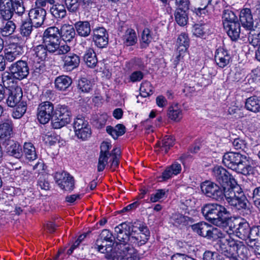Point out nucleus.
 I'll list each match as a JSON object with an SVG mask.
<instances>
[{
    "instance_id": "obj_20",
    "label": "nucleus",
    "mask_w": 260,
    "mask_h": 260,
    "mask_svg": "<svg viewBox=\"0 0 260 260\" xmlns=\"http://www.w3.org/2000/svg\"><path fill=\"white\" fill-rule=\"evenodd\" d=\"M214 59L216 65L220 68H224L232 61V58L228 51L222 48L216 50Z\"/></svg>"
},
{
    "instance_id": "obj_41",
    "label": "nucleus",
    "mask_w": 260,
    "mask_h": 260,
    "mask_svg": "<svg viewBox=\"0 0 260 260\" xmlns=\"http://www.w3.org/2000/svg\"><path fill=\"white\" fill-rule=\"evenodd\" d=\"M23 155L29 161H32L37 157L36 149L31 143H25L23 145Z\"/></svg>"
},
{
    "instance_id": "obj_36",
    "label": "nucleus",
    "mask_w": 260,
    "mask_h": 260,
    "mask_svg": "<svg viewBox=\"0 0 260 260\" xmlns=\"http://www.w3.org/2000/svg\"><path fill=\"white\" fill-rule=\"evenodd\" d=\"M188 11L184 8H177L174 13L175 19L178 24L185 26L187 24L188 17Z\"/></svg>"
},
{
    "instance_id": "obj_64",
    "label": "nucleus",
    "mask_w": 260,
    "mask_h": 260,
    "mask_svg": "<svg viewBox=\"0 0 260 260\" xmlns=\"http://www.w3.org/2000/svg\"><path fill=\"white\" fill-rule=\"evenodd\" d=\"M203 260H219L218 254L216 252L206 251L203 254Z\"/></svg>"
},
{
    "instance_id": "obj_31",
    "label": "nucleus",
    "mask_w": 260,
    "mask_h": 260,
    "mask_svg": "<svg viewBox=\"0 0 260 260\" xmlns=\"http://www.w3.org/2000/svg\"><path fill=\"white\" fill-rule=\"evenodd\" d=\"M235 230L236 236L243 240H246L250 236V229L248 222L244 221L238 224Z\"/></svg>"
},
{
    "instance_id": "obj_54",
    "label": "nucleus",
    "mask_w": 260,
    "mask_h": 260,
    "mask_svg": "<svg viewBox=\"0 0 260 260\" xmlns=\"http://www.w3.org/2000/svg\"><path fill=\"white\" fill-rule=\"evenodd\" d=\"M88 126H89L88 122L82 116L78 115L74 119L73 123V127L74 131L79 130L81 128H85Z\"/></svg>"
},
{
    "instance_id": "obj_11",
    "label": "nucleus",
    "mask_w": 260,
    "mask_h": 260,
    "mask_svg": "<svg viewBox=\"0 0 260 260\" xmlns=\"http://www.w3.org/2000/svg\"><path fill=\"white\" fill-rule=\"evenodd\" d=\"M56 183L61 189L71 191L75 187V181L73 177L67 172H56L54 175Z\"/></svg>"
},
{
    "instance_id": "obj_58",
    "label": "nucleus",
    "mask_w": 260,
    "mask_h": 260,
    "mask_svg": "<svg viewBox=\"0 0 260 260\" xmlns=\"http://www.w3.org/2000/svg\"><path fill=\"white\" fill-rule=\"evenodd\" d=\"M97 240H100V243L104 241L112 243L115 240V237L109 230H103L99 236V238Z\"/></svg>"
},
{
    "instance_id": "obj_50",
    "label": "nucleus",
    "mask_w": 260,
    "mask_h": 260,
    "mask_svg": "<svg viewBox=\"0 0 260 260\" xmlns=\"http://www.w3.org/2000/svg\"><path fill=\"white\" fill-rule=\"evenodd\" d=\"M17 80L16 77L14 76V74L10 72H5L2 75V81L3 83V86L5 87H10L13 85L15 80Z\"/></svg>"
},
{
    "instance_id": "obj_21",
    "label": "nucleus",
    "mask_w": 260,
    "mask_h": 260,
    "mask_svg": "<svg viewBox=\"0 0 260 260\" xmlns=\"http://www.w3.org/2000/svg\"><path fill=\"white\" fill-rule=\"evenodd\" d=\"M118 250L117 253L119 259H124L126 257L127 260L129 258L134 259L137 256V250L133 246L127 243H120L118 244Z\"/></svg>"
},
{
    "instance_id": "obj_5",
    "label": "nucleus",
    "mask_w": 260,
    "mask_h": 260,
    "mask_svg": "<svg viewBox=\"0 0 260 260\" xmlns=\"http://www.w3.org/2000/svg\"><path fill=\"white\" fill-rule=\"evenodd\" d=\"M22 0H0V15L5 20H10L15 12L19 16L25 15Z\"/></svg>"
},
{
    "instance_id": "obj_32",
    "label": "nucleus",
    "mask_w": 260,
    "mask_h": 260,
    "mask_svg": "<svg viewBox=\"0 0 260 260\" xmlns=\"http://www.w3.org/2000/svg\"><path fill=\"white\" fill-rule=\"evenodd\" d=\"M83 61L86 66L90 68H95L98 63L96 55L91 48H89L84 52L83 56Z\"/></svg>"
},
{
    "instance_id": "obj_37",
    "label": "nucleus",
    "mask_w": 260,
    "mask_h": 260,
    "mask_svg": "<svg viewBox=\"0 0 260 260\" xmlns=\"http://www.w3.org/2000/svg\"><path fill=\"white\" fill-rule=\"evenodd\" d=\"M247 110L256 113L260 111V96L253 95L248 98L245 102Z\"/></svg>"
},
{
    "instance_id": "obj_29",
    "label": "nucleus",
    "mask_w": 260,
    "mask_h": 260,
    "mask_svg": "<svg viewBox=\"0 0 260 260\" xmlns=\"http://www.w3.org/2000/svg\"><path fill=\"white\" fill-rule=\"evenodd\" d=\"M232 231V229H230L228 228L227 229H223L225 230V232L222 231L221 230L216 228L212 227L210 225L207 233V236L205 238L212 240H216L220 239L223 240L228 237L226 233H229L228 230Z\"/></svg>"
},
{
    "instance_id": "obj_9",
    "label": "nucleus",
    "mask_w": 260,
    "mask_h": 260,
    "mask_svg": "<svg viewBox=\"0 0 260 260\" xmlns=\"http://www.w3.org/2000/svg\"><path fill=\"white\" fill-rule=\"evenodd\" d=\"M213 175L215 180L226 191L235 185L233 183L235 182L234 179L225 169L221 166L214 168Z\"/></svg>"
},
{
    "instance_id": "obj_15",
    "label": "nucleus",
    "mask_w": 260,
    "mask_h": 260,
    "mask_svg": "<svg viewBox=\"0 0 260 260\" xmlns=\"http://www.w3.org/2000/svg\"><path fill=\"white\" fill-rule=\"evenodd\" d=\"M92 40L96 46L103 48L108 43V34L103 27H96L92 29Z\"/></svg>"
},
{
    "instance_id": "obj_51",
    "label": "nucleus",
    "mask_w": 260,
    "mask_h": 260,
    "mask_svg": "<svg viewBox=\"0 0 260 260\" xmlns=\"http://www.w3.org/2000/svg\"><path fill=\"white\" fill-rule=\"evenodd\" d=\"M7 21L4 27L2 28H1L0 29L3 35L5 36H10L13 34L16 28V24L13 21L10 20Z\"/></svg>"
},
{
    "instance_id": "obj_28",
    "label": "nucleus",
    "mask_w": 260,
    "mask_h": 260,
    "mask_svg": "<svg viewBox=\"0 0 260 260\" xmlns=\"http://www.w3.org/2000/svg\"><path fill=\"white\" fill-rule=\"evenodd\" d=\"M72 83L73 81L70 77L66 75L59 76L55 79V88L59 91H67Z\"/></svg>"
},
{
    "instance_id": "obj_7",
    "label": "nucleus",
    "mask_w": 260,
    "mask_h": 260,
    "mask_svg": "<svg viewBox=\"0 0 260 260\" xmlns=\"http://www.w3.org/2000/svg\"><path fill=\"white\" fill-rule=\"evenodd\" d=\"M32 58L34 62L35 72L39 73L44 67V61L48 59L49 52L44 44L34 46L31 49Z\"/></svg>"
},
{
    "instance_id": "obj_23",
    "label": "nucleus",
    "mask_w": 260,
    "mask_h": 260,
    "mask_svg": "<svg viewBox=\"0 0 260 260\" xmlns=\"http://www.w3.org/2000/svg\"><path fill=\"white\" fill-rule=\"evenodd\" d=\"M61 58L63 62V68L67 71H72L77 68L80 62L79 56L74 53H69Z\"/></svg>"
},
{
    "instance_id": "obj_35",
    "label": "nucleus",
    "mask_w": 260,
    "mask_h": 260,
    "mask_svg": "<svg viewBox=\"0 0 260 260\" xmlns=\"http://www.w3.org/2000/svg\"><path fill=\"white\" fill-rule=\"evenodd\" d=\"M66 7L59 3H56L55 5L52 6L50 8V12L52 17L55 19L59 20L63 19L67 15V10Z\"/></svg>"
},
{
    "instance_id": "obj_63",
    "label": "nucleus",
    "mask_w": 260,
    "mask_h": 260,
    "mask_svg": "<svg viewBox=\"0 0 260 260\" xmlns=\"http://www.w3.org/2000/svg\"><path fill=\"white\" fill-rule=\"evenodd\" d=\"M38 185L42 189L48 190L50 189V185L48 181L46 178V176L44 175H41L38 179Z\"/></svg>"
},
{
    "instance_id": "obj_57",
    "label": "nucleus",
    "mask_w": 260,
    "mask_h": 260,
    "mask_svg": "<svg viewBox=\"0 0 260 260\" xmlns=\"http://www.w3.org/2000/svg\"><path fill=\"white\" fill-rule=\"evenodd\" d=\"M161 150L167 153L174 144V140L171 136H165L161 141Z\"/></svg>"
},
{
    "instance_id": "obj_3",
    "label": "nucleus",
    "mask_w": 260,
    "mask_h": 260,
    "mask_svg": "<svg viewBox=\"0 0 260 260\" xmlns=\"http://www.w3.org/2000/svg\"><path fill=\"white\" fill-rule=\"evenodd\" d=\"M201 210L205 219L211 223L223 229L232 228V219L224 206L217 203L206 204Z\"/></svg>"
},
{
    "instance_id": "obj_12",
    "label": "nucleus",
    "mask_w": 260,
    "mask_h": 260,
    "mask_svg": "<svg viewBox=\"0 0 260 260\" xmlns=\"http://www.w3.org/2000/svg\"><path fill=\"white\" fill-rule=\"evenodd\" d=\"M8 70L17 80H21L26 78L29 74V69L26 61L19 60L12 63L9 67Z\"/></svg>"
},
{
    "instance_id": "obj_47",
    "label": "nucleus",
    "mask_w": 260,
    "mask_h": 260,
    "mask_svg": "<svg viewBox=\"0 0 260 260\" xmlns=\"http://www.w3.org/2000/svg\"><path fill=\"white\" fill-rule=\"evenodd\" d=\"M64 4L69 12L76 13L80 11L81 3L79 0H64Z\"/></svg>"
},
{
    "instance_id": "obj_8",
    "label": "nucleus",
    "mask_w": 260,
    "mask_h": 260,
    "mask_svg": "<svg viewBox=\"0 0 260 260\" xmlns=\"http://www.w3.org/2000/svg\"><path fill=\"white\" fill-rule=\"evenodd\" d=\"M201 188L205 195L213 200L220 201L225 198L226 190L214 182L205 181L201 184Z\"/></svg>"
},
{
    "instance_id": "obj_19",
    "label": "nucleus",
    "mask_w": 260,
    "mask_h": 260,
    "mask_svg": "<svg viewBox=\"0 0 260 260\" xmlns=\"http://www.w3.org/2000/svg\"><path fill=\"white\" fill-rule=\"evenodd\" d=\"M5 146L6 152L10 156L20 159L23 156V151L21 146L17 141L13 140H8L3 143Z\"/></svg>"
},
{
    "instance_id": "obj_14",
    "label": "nucleus",
    "mask_w": 260,
    "mask_h": 260,
    "mask_svg": "<svg viewBox=\"0 0 260 260\" xmlns=\"http://www.w3.org/2000/svg\"><path fill=\"white\" fill-rule=\"evenodd\" d=\"M136 228L131 223L123 222L115 228V232L116 234V238L121 242H125L131 240L132 233L134 232V229Z\"/></svg>"
},
{
    "instance_id": "obj_46",
    "label": "nucleus",
    "mask_w": 260,
    "mask_h": 260,
    "mask_svg": "<svg viewBox=\"0 0 260 260\" xmlns=\"http://www.w3.org/2000/svg\"><path fill=\"white\" fill-rule=\"evenodd\" d=\"M16 108L12 113V117L15 119L20 118L25 113L27 109L26 102L23 101L19 102L15 106Z\"/></svg>"
},
{
    "instance_id": "obj_4",
    "label": "nucleus",
    "mask_w": 260,
    "mask_h": 260,
    "mask_svg": "<svg viewBox=\"0 0 260 260\" xmlns=\"http://www.w3.org/2000/svg\"><path fill=\"white\" fill-rule=\"evenodd\" d=\"M225 192V199L233 209L244 216L251 213L250 204L239 185L236 184Z\"/></svg>"
},
{
    "instance_id": "obj_25",
    "label": "nucleus",
    "mask_w": 260,
    "mask_h": 260,
    "mask_svg": "<svg viewBox=\"0 0 260 260\" xmlns=\"http://www.w3.org/2000/svg\"><path fill=\"white\" fill-rule=\"evenodd\" d=\"M13 123L11 119L5 120L0 124V140L3 143L10 138L13 133Z\"/></svg>"
},
{
    "instance_id": "obj_39",
    "label": "nucleus",
    "mask_w": 260,
    "mask_h": 260,
    "mask_svg": "<svg viewBox=\"0 0 260 260\" xmlns=\"http://www.w3.org/2000/svg\"><path fill=\"white\" fill-rule=\"evenodd\" d=\"M222 19L223 26H228V25L239 21L238 18L236 14L230 9H225L223 10Z\"/></svg>"
},
{
    "instance_id": "obj_10",
    "label": "nucleus",
    "mask_w": 260,
    "mask_h": 260,
    "mask_svg": "<svg viewBox=\"0 0 260 260\" xmlns=\"http://www.w3.org/2000/svg\"><path fill=\"white\" fill-rule=\"evenodd\" d=\"M54 105L50 102H42L37 109V117L42 124L48 123L50 120H53L54 114Z\"/></svg>"
},
{
    "instance_id": "obj_27",
    "label": "nucleus",
    "mask_w": 260,
    "mask_h": 260,
    "mask_svg": "<svg viewBox=\"0 0 260 260\" xmlns=\"http://www.w3.org/2000/svg\"><path fill=\"white\" fill-rule=\"evenodd\" d=\"M21 17V24L20 26L19 32L21 36L26 39L30 38L31 34L34 25L32 22L28 20L27 13L25 12L24 16H20Z\"/></svg>"
},
{
    "instance_id": "obj_18",
    "label": "nucleus",
    "mask_w": 260,
    "mask_h": 260,
    "mask_svg": "<svg viewBox=\"0 0 260 260\" xmlns=\"http://www.w3.org/2000/svg\"><path fill=\"white\" fill-rule=\"evenodd\" d=\"M178 47L177 51L178 54L174 60V64L177 65L180 58L182 57L184 53L186 52L189 45V39L188 35L185 32L181 33L177 39Z\"/></svg>"
},
{
    "instance_id": "obj_43",
    "label": "nucleus",
    "mask_w": 260,
    "mask_h": 260,
    "mask_svg": "<svg viewBox=\"0 0 260 260\" xmlns=\"http://www.w3.org/2000/svg\"><path fill=\"white\" fill-rule=\"evenodd\" d=\"M173 224L176 226L187 225L193 222L192 218L180 214H174L172 216Z\"/></svg>"
},
{
    "instance_id": "obj_26",
    "label": "nucleus",
    "mask_w": 260,
    "mask_h": 260,
    "mask_svg": "<svg viewBox=\"0 0 260 260\" xmlns=\"http://www.w3.org/2000/svg\"><path fill=\"white\" fill-rule=\"evenodd\" d=\"M239 20L244 28L250 30L254 22L251 10L248 8L242 9L239 14Z\"/></svg>"
},
{
    "instance_id": "obj_62",
    "label": "nucleus",
    "mask_w": 260,
    "mask_h": 260,
    "mask_svg": "<svg viewBox=\"0 0 260 260\" xmlns=\"http://www.w3.org/2000/svg\"><path fill=\"white\" fill-rule=\"evenodd\" d=\"M252 199L254 205L260 210V186L253 190Z\"/></svg>"
},
{
    "instance_id": "obj_24",
    "label": "nucleus",
    "mask_w": 260,
    "mask_h": 260,
    "mask_svg": "<svg viewBox=\"0 0 260 260\" xmlns=\"http://www.w3.org/2000/svg\"><path fill=\"white\" fill-rule=\"evenodd\" d=\"M6 104L10 107H15L19 102L23 101V93L21 88L17 86L8 93Z\"/></svg>"
},
{
    "instance_id": "obj_60",
    "label": "nucleus",
    "mask_w": 260,
    "mask_h": 260,
    "mask_svg": "<svg viewBox=\"0 0 260 260\" xmlns=\"http://www.w3.org/2000/svg\"><path fill=\"white\" fill-rule=\"evenodd\" d=\"M168 190L164 189H158L155 193L151 194L150 197V201L155 203L159 201V200L166 197V193Z\"/></svg>"
},
{
    "instance_id": "obj_30",
    "label": "nucleus",
    "mask_w": 260,
    "mask_h": 260,
    "mask_svg": "<svg viewBox=\"0 0 260 260\" xmlns=\"http://www.w3.org/2000/svg\"><path fill=\"white\" fill-rule=\"evenodd\" d=\"M77 34L82 37H87L91 32V25L88 21H79L74 24Z\"/></svg>"
},
{
    "instance_id": "obj_52",
    "label": "nucleus",
    "mask_w": 260,
    "mask_h": 260,
    "mask_svg": "<svg viewBox=\"0 0 260 260\" xmlns=\"http://www.w3.org/2000/svg\"><path fill=\"white\" fill-rule=\"evenodd\" d=\"M140 94L143 97H147L153 93V87L149 82L142 83L140 88Z\"/></svg>"
},
{
    "instance_id": "obj_44",
    "label": "nucleus",
    "mask_w": 260,
    "mask_h": 260,
    "mask_svg": "<svg viewBox=\"0 0 260 260\" xmlns=\"http://www.w3.org/2000/svg\"><path fill=\"white\" fill-rule=\"evenodd\" d=\"M209 226L208 223L203 221L191 225V229L199 235L206 237Z\"/></svg>"
},
{
    "instance_id": "obj_56",
    "label": "nucleus",
    "mask_w": 260,
    "mask_h": 260,
    "mask_svg": "<svg viewBox=\"0 0 260 260\" xmlns=\"http://www.w3.org/2000/svg\"><path fill=\"white\" fill-rule=\"evenodd\" d=\"M76 136L78 139L83 141L86 140L89 138L91 134V131L90 126L82 128L79 130L74 131Z\"/></svg>"
},
{
    "instance_id": "obj_48",
    "label": "nucleus",
    "mask_w": 260,
    "mask_h": 260,
    "mask_svg": "<svg viewBox=\"0 0 260 260\" xmlns=\"http://www.w3.org/2000/svg\"><path fill=\"white\" fill-rule=\"evenodd\" d=\"M168 115L171 119L178 121L182 117V111L178 108L177 105L172 106L169 109Z\"/></svg>"
},
{
    "instance_id": "obj_59",
    "label": "nucleus",
    "mask_w": 260,
    "mask_h": 260,
    "mask_svg": "<svg viewBox=\"0 0 260 260\" xmlns=\"http://www.w3.org/2000/svg\"><path fill=\"white\" fill-rule=\"evenodd\" d=\"M110 156L108 154H100L98 165L99 172H102L105 169L106 166L108 164V160Z\"/></svg>"
},
{
    "instance_id": "obj_53",
    "label": "nucleus",
    "mask_w": 260,
    "mask_h": 260,
    "mask_svg": "<svg viewBox=\"0 0 260 260\" xmlns=\"http://www.w3.org/2000/svg\"><path fill=\"white\" fill-rule=\"evenodd\" d=\"M78 87L82 92H89L92 89V84L90 80L82 78L79 81Z\"/></svg>"
},
{
    "instance_id": "obj_49",
    "label": "nucleus",
    "mask_w": 260,
    "mask_h": 260,
    "mask_svg": "<svg viewBox=\"0 0 260 260\" xmlns=\"http://www.w3.org/2000/svg\"><path fill=\"white\" fill-rule=\"evenodd\" d=\"M13 201L8 196L5 194L0 197V209L4 211L12 212L11 210L13 206Z\"/></svg>"
},
{
    "instance_id": "obj_38",
    "label": "nucleus",
    "mask_w": 260,
    "mask_h": 260,
    "mask_svg": "<svg viewBox=\"0 0 260 260\" xmlns=\"http://www.w3.org/2000/svg\"><path fill=\"white\" fill-rule=\"evenodd\" d=\"M150 234L137 233V230L134 229V232L132 233L130 242L138 246L144 245L149 239Z\"/></svg>"
},
{
    "instance_id": "obj_40",
    "label": "nucleus",
    "mask_w": 260,
    "mask_h": 260,
    "mask_svg": "<svg viewBox=\"0 0 260 260\" xmlns=\"http://www.w3.org/2000/svg\"><path fill=\"white\" fill-rule=\"evenodd\" d=\"M209 31L210 26L208 24H196L193 26V34L197 37L205 38Z\"/></svg>"
},
{
    "instance_id": "obj_34",
    "label": "nucleus",
    "mask_w": 260,
    "mask_h": 260,
    "mask_svg": "<svg viewBox=\"0 0 260 260\" xmlns=\"http://www.w3.org/2000/svg\"><path fill=\"white\" fill-rule=\"evenodd\" d=\"M223 27L232 41H237L240 38L241 25L239 21Z\"/></svg>"
},
{
    "instance_id": "obj_2",
    "label": "nucleus",
    "mask_w": 260,
    "mask_h": 260,
    "mask_svg": "<svg viewBox=\"0 0 260 260\" xmlns=\"http://www.w3.org/2000/svg\"><path fill=\"white\" fill-rule=\"evenodd\" d=\"M214 247L229 260H246L248 257L247 247L242 242L236 241L229 236L218 241Z\"/></svg>"
},
{
    "instance_id": "obj_6",
    "label": "nucleus",
    "mask_w": 260,
    "mask_h": 260,
    "mask_svg": "<svg viewBox=\"0 0 260 260\" xmlns=\"http://www.w3.org/2000/svg\"><path fill=\"white\" fill-rule=\"evenodd\" d=\"M71 118V112L68 107L58 105L54 110L52 126L55 129L60 128L70 123Z\"/></svg>"
},
{
    "instance_id": "obj_13",
    "label": "nucleus",
    "mask_w": 260,
    "mask_h": 260,
    "mask_svg": "<svg viewBox=\"0 0 260 260\" xmlns=\"http://www.w3.org/2000/svg\"><path fill=\"white\" fill-rule=\"evenodd\" d=\"M44 45L49 53L55 55H64L70 51V47L67 45H60L61 40H43Z\"/></svg>"
},
{
    "instance_id": "obj_22",
    "label": "nucleus",
    "mask_w": 260,
    "mask_h": 260,
    "mask_svg": "<svg viewBox=\"0 0 260 260\" xmlns=\"http://www.w3.org/2000/svg\"><path fill=\"white\" fill-rule=\"evenodd\" d=\"M93 248L102 253H105V257L108 260H119V257L116 252L113 250L111 244L105 246L100 243V240H96Z\"/></svg>"
},
{
    "instance_id": "obj_1",
    "label": "nucleus",
    "mask_w": 260,
    "mask_h": 260,
    "mask_svg": "<svg viewBox=\"0 0 260 260\" xmlns=\"http://www.w3.org/2000/svg\"><path fill=\"white\" fill-rule=\"evenodd\" d=\"M223 164L236 173L245 176L255 175V167L252 166V159L245 154L228 152L222 156Z\"/></svg>"
},
{
    "instance_id": "obj_45",
    "label": "nucleus",
    "mask_w": 260,
    "mask_h": 260,
    "mask_svg": "<svg viewBox=\"0 0 260 260\" xmlns=\"http://www.w3.org/2000/svg\"><path fill=\"white\" fill-rule=\"evenodd\" d=\"M137 38L135 31L132 28H128L123 36V41L125 45L133 46L137 42Z\"/></svg>"
},
{
    "instance_id": "obj_16",
    "label": "nucleus",
    "mask_w": 260,
    "mask_h": 260,
    "mask_svg": "<svg viewBox=\"0 0 260 260\" xmlns=\"http://www.w3.org/2000/svg\"><path fill=\"white\" fill-rule=\"evenodd\" d=\"M27 14L28 20H30L37 27L41 26L45 19L46 10L41 7L31 9Z\"/></svg>"
},
{
    "instance_id": "obj_33",
    "label": "nucleus",
    "mask_w": 260,
    "mask_h": 260,
    "mask_svg": "<svg viewBox=\"0 0 260 260\" xmlns=\"http://www.w3.org/2000/svg\"><path fill=\"white\" fill-rule=\"evenodd\" d=\"M59 30L60 38L65 42H71L76 35L75 28L71 25L64 24Z\"/></svg>"
},
{
    "instance_id": "obj_55",
    "label": "nucleus",
    "mask_w": 260,
    "mask_h": 260,
    "mask_svg": "<svg viewBox=\"0 0 260 260\" xmlns=\"http://www.w3.org/2000/svg\"><path fill=\"white\" fill-rule=\"evenodd\" d=\"M151 31L149 28H145L141 36V47L146 48L150 43L152 40V37L150 34Z\"/></svg>"
},
{
    "instance_id": "obj_42",
    "label": "nucleus",
    "mask_w": 260,
    "mask_h": 260,
    "mask_svg": "<svg viewBox=\"0 0 260 260\" xmlns=\"http://www.w3.org/2000/svg\"><path fill=\"white\" fill-rule=\"evenodd\" d=\"M61 40L59 29L55 26L47 28L44 31L43 40Z\"/></svg>"
},
{
    "instance_id": "obj_17",
    "label": "nucleus",
    "mask_w": 260,
    "mask_h": 260,
    "mask_svg": "<svg viewBox=\"0 0 260 260\" xmlns=\"http://www.w3.org/2000/svg\"><path fill=\"white\" fill-rule=\"evenodd\" d=\"M23 47L18 43H11L5 50V58L7 61L12 62L23 53Z\"/></svg>"
},
{
    "instance_id": "obj_61",
    "label": "nucleus",
    "mask_w": 260,
    "mask_h": 260,
    "mask_svg": "<svg viewBox=\"0 0 260 260\" xmlns=\"http://www.w3.org/2000/svg\"><path fill=\"white\" fill-rule=\"evenodd\" d=\"M246 78V83H248L252 86L260 84V76L254 73L253 72L248 74Z\"/></svg>"
}]
</instances>
